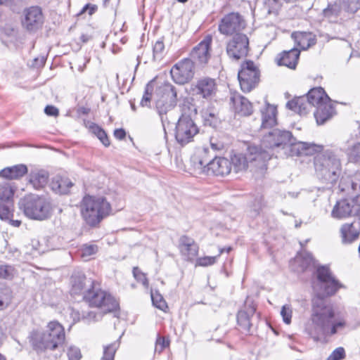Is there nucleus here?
I'll return each mask as SVG.
<instances>
[{
    "mask_svg": "<svg viewBox=\"0 0 360 360\" xmlns=\"http://www.w3.org/2000/svg\"><path fill=\"white\" fill-rule=\"evenodd\" d=\"M316 108V110L314 112V117L318 124H324L335 113L333 103L330 99L328 101H324Z\"/></svg>",
    "mask_w": 360,
    "mask_h": 360,
    "instance_id": "obj_25",
    "label": "nucleus"
},
{
    "mask_svg": "<svg viewBox=\"0 0 360 360\" xmlns=\"http://www.w3.org/2000/svg\"><path fill=\"white\" fill-rule=\"evenodd\" d=\"M195 72L194 62L189 58L180 60L170 70L172 80L180 85L189 83L194 77Z\"/></svg>",
    "mask_w": 360,
    "mask_h": 360,
    "instance_id": "obj_13",
    "label": "nucleus"
},
{
    "mask_svg": "<svg viewBox=\"0 0 360 360\" xmlns=\"http://www.w3.org/2000/svg\"><path fill=\"white\" fill-rule=\"evenodd\" d=\"M238 77L242 91L248 93L258 84L260 72L254 62L248 60L241 65Z\"/></svg>",
    "mask_w": 360,
    "mask_h": 360,
    "instance_id": "obj_12",
    "label": "nucleus"
},
{
    "mask_svg": "<svg viewBox=\"0 0 360 360\" xmlns=\"http://www.w3.org/2000/svg\"><path fill=\"white\" fill-rule=\"evenodd\" d=\"M22 176V164L8 167L0 170V177L6 179H17Z\"/></svg>",
    "mask_w": 360,
    "mask_h": 360,
    "instance_id": "obj_32",
    "label": "nucleus"
},
{
    "mask_svg": "<svg viewBox=\"0 0 360 360\" xmlns=\"http://www.w3.org/2000/svg\"><path fill=\"white\" fill-rule=\"evenodd\" d=\"M344 4V9L347 12L354 13L360 8V0H341Z\"/></svg>",
    "mask_w": 360,
    "mask_h": 360,
    "instance_id": "obj_46",
    "label": "nucleus"
},
{
    "mask_svg": "<svg viewBox=\"0 0 360 360\" xmlns=\"http://www.w3.org/2000/svg\"><path fill=\"white\" fill-rule=\"evenodd\" d=\"M90 306L102 309L105 312L116 310L119 304L109 293L94 286L89 289L84 296Z\"/></svg>",
    "mask_w": 360,
    "mask_h": 360,
    "instance_id": "obj_10",
    "label": "nucleus"
},
{
    "mask_svg": "<svg viewBox=\"0 0 360 360\" xmlns=\"http://www.w3.org/2000/svg\"><path fill=\"white\" fill-rule=\"evenodd\" d=\"M264 4L269 14H277L282 6V0H264Z\"/></svg>",
    "mask_w": 360,
    "mask_h": 360,
    "instance_id": "obj_42",
    "label": "nucleus"
},
{
    "mask_svg": "<svg viewBox=\"0 0 360 360\" xmlns=\"http://www.w3.org/2000/svg\"><path fill=\"white\" fill-rule=\"evenodd\" d=\"M245 27V22L238 13H230L224 15L219 23L218 30L224 35L241 34Z\"/></svg>",
    "mask_w": 360,
    "mask_h": 360,
    "instance_id": "obj_14",
    "label": "nucleus"
},
{
    "mask_svg": "<svg viewBox=\"0 0 360 360\" xmlns=\"http://www.w3.org/2000/svg\"><path fill=\"white\" fill-rule=\"evenodd\" d=\"M151 99V95L148 92V89L146 90L144 95L141 101L142 106H147L148 103H150Z\"/></svg>",
    "mask_w": 360,
    "mask_h": 360,
    "instance_id": "obj_62",
    "label": "nucleus"
},
{
    "mask_svg": "<svg viewBox=\"0 0 360 360\" xmlns=\"http://www.w3.org/2000/svg\"><path fill=\"white\" fill-rule=\"evenodd\" d=\"M210 146L213 150L219 151L224 148V143L221 141H219L216 139L212 137L210 139Z\"/></svg>",
    "mask_w": 360,
    "mask_h": 360,
    "instance_id": "obj_57",
    "label": "nucleus"
},
{
    "mask_svg": "<svg viewBox=\"0 0 360 360\" xmlns=\"http://www.w3.org/2000/svg\"><path fill=\"white\" fill-rule=\"evenodd\" d=\"M292 134L289 131L274 129L264 136L261 146L262 150L269 152L271 157L273 155L271 150H286L288 146L292 141Z\"/></svg>",
    "mask_w": 360,
    "mask_h": 360,
    "instance_id": "obj_9",
    "label": "nucleus"
},
{
    "mask_svg": "<svg viewBox=\"0 0 360 360\" xmlns=\"http://www.w3.org/2000/svg\"><path fill=\"white\" fill-rule=\"evenodd\" d=\"M44 112L49 116L56 117L59 114V110L53 105H47L44 109Z\"/></svg>",
    "mask_w": 360,
    "mask_h": 360,
    "instance_id": "obj_58",
    "label": "nucleus"
},
{
    "mask_svg": "<svg viewBox=\"0 0 360 360\" xmlns=\"http://www.w3.org/2000/svg\"><path fill=\"white\" fill-rule=\"evenodd\" d=\"M45 63V58L44 57H40V58H36L34 59V60L32 61V63L31 65V66L34 67V68H40L41 66H43Z\"/></svg>",
    "mask_w": 360,
    "mask_h": 360,
    "instance_id": "obj_60",
    "label": "nucleus"
},
{
    "mask_svg": "<svg viewBox=\"0 0 360 360\" xmlns=\"http://www.w3.org/2000/svg\"><path fill=\"white\" fill-rule=\"evenodd\" d=\"M231 171V164L229 160L223 157H215L212 159L209 167L205 172H210L217 176H225Z\"/></svg>",
    "mask_w": 360,
    "mask_h": 360,
    "instance_id": "obj_23",
    "label": "nucleus"
},
{
    "mask_svg": "<svg viewBox=\"0 0 360 360\" xmlns=\"http://www.w3.org/2000/svg\"><path fill=\"white\" fill-rule=\"evenodd\" d=\"M349 156L351 160L360 162V142L352 146L349 150Z\"/></svg>",
    "mask_w": 360,
    "mask_h": 360,
    "instance_id": "obj_51",
    "label": "nucleus"
},
{
    "mask_svg": "<svg viewBox=\"0 0 360 360\" xmlns=\"http://www.w3.org/2000/svg\"><path fill=\"white\" fill-rule=\"evenodd\" d=\"M261 128H272L277 124V108L275 105L266 103L261 108Z\"/></svg>",
    "mask_w": 360,
    "mask_h": 360,
    "instance_id": "obj_24",
    "label": "nucleus"
},
{
    "mask_svg": "<svg viewBox=\"0 0 360 360\" xmlns=\"http://www.w3.org/2000/svg\"><path fill=\"white\" fill-rule=\"evenodd\" d=\"M132 273L134 278L138 282H140L146 288H148L149 282L146 277V275L144 273H143L139 267H134Z\"/></svg>",
    "mask_w": 360,
    "mask_h": 360,
    "instance_id": "obj_45",
    "label": "nucleus"
},
{
    "mask_svg": "<svg viewBox=\"0 0 360 360\" xmlns=\"http://www.w3.org/2000/svg\"><path fill=\"white\" fill-rule=\"evenodd\" d=\"M314 167L317 175L326 183L333 184L340 174V160L331 152L318 154L314 158Z\"/></svg>",
    "mask_w": 360,
    "mask_h": 360,
    "instance_id": "obj_5",
    "label": "nucleus"
},
{
    "mask_svg": "<svg viewBox=\"0 0 360 360\" xmlns=\"http://www.w3.org/2000/svg\"><path fill=\"white\" fill-rule=\"evenodd\" d=\"M28 340L37 352L53 351L63 345L65 340V329L58 321H52L47 323L44 329L32 330Z\"/></svg>",
    "mask_w": 360,
    "mask_h": 360,
    "instance_id": "obj_2",
    "label": "nucleus"
},
{
    "mask_svg": "<svg viewBox=\"0 0 360 360\" xmlns=\"http://www.w3.org/2000/svg\"><path fill=\"white\" fill-rule=\"evenodd\" d=\"M153 59L160 60L162 58L165 53V44L162 39H158L154 44L153 48Z\"/></svg>",
    "mask_w": 360,
    "mask_h": 360,
    "instance_id": "obj_43",
    "label": "nucleus"
},
{
    "mask_svg": "<svg viewBox=\"0 0 360 360\" xmlns=\"http://www.w3.org/2000/svg\"><path fill=\"white\" fill-rule=\"evenodd\" d=\"M212 37H207L195 46L191 52V59L198 65L204 66L210 58Z\"/></svg>",
    "mask_w": 360,
    "mask_h": 360,
    "instance_id": "obj_17",
    "label": "nucleus"
},
{
    "mask_svg": "<svg viewBox=\"0 0 360 360\" xmlns=\"http://www.w3.org/2000/svg\"><path fill=\"white\" fill-rule=\"evenodd\" d=\"M344 9V6L341 0L330 3L328 6L323 10V16L330 22H337L342 11Z\"/></svg>",
    "mask_w": 360,
    "mask_h": 360,
    "instance_id": "obj_30",
    "label": "nucleus"
},
{
    "mask_svg": "<svg viewBox=\"0 0 360 360\" xmlns=\"http://www.w3.org/2000/svg\"><path fill=\"white\" fill-rule=\"evenodd\" d=\"M330 98L322 87L311 89L306 96L293 98L286 104L288 108L300 115H307L312 106L317 107Z\"/></svg>",
    "mask_w": 360,
    "mask_h": 360,
    "instance_id": "obj_6",
    "label": "nucleus"
},
{
    "mask_svg": "<svg viewBox=\"0 0 360 360\" xmlns=\"http://www.w3.org/2000/svg\"><path fill=\"white\" fill-rule=\"evenodd\" d=\"M52 212V205L49 198L37 195H30L24 199V214L36 220H45Z\"/></svg>",
    "mask_w": 360,
    "mask_h": 360,
    "instance_id": "obj_8",
    "label": "nucleus"
},
{
    "mask_svg": "<svg viewBox=\"0 0 360 360\" xmlns=\"http://www.w3.org/2000/svg\"><path fill=\"white\" fill-rule=\"evenodd\" d=\"M72 186L73 184L68 179L63 178V184H60V190H65V194H67Z\"/></svg>",
    "mask_w": 360,
    "mask_h": 360,
    "instance_id": "obj_59",
    "label": "nucleus"
},
{
    "mask_svg": "<svg viewBox=\"0 0 360 360\" xmlns=\"http://www.w3.org/2000/svg\"><path fill=\"white\" fill-rule=\"evenodd\" d=\"M352 188L354 191L359 192L357 193V195L355 196V198H356V200L357 201V202H360V182L352 181Z\"/></svg>",
    "mask_w": 360,
    "mask_h": 360,
    "instance_id": "obj_61",
    "label": "nucleus"
},
{
    "mask_svg": "<svg viewBox=\"0 0 360 360\" xmlns=\"http://www.w3.org/2000/svg\"><path fill=\"white\" fill-rule=\"evenodd\" d=\"M15 190L8 183L0 184V202H13Z\"/></svg>",
    "mask_w": 360,
    "mask_h": 360,
    "instance_id": "obj_37",
    "label": "nucleus"
},
{
    "mask_svg": "<svg viewBox=\"0 0 360 360\" xmlns=\"http://www.w3.org/2000/svg\"><path fill=\"white\" fill-rule=\"evenodd\" d=\"M16 273L14 266L0 264V279L11 280L15 277Z\"/></svg>",
    "mask_w": 360,
    "mask_h": 360,
    "instance_id": "obj_39",
    "label": "nucleus"
},
{
    "mask_svg": "<svg viewBox=\"0 0 360 360\" xmlns=\"http://www.w3.org/2000/svg\"><path fill=\"white\" fill-rule=\"evenodd\" d=\"M249 51V39L244 34H237L226 44L228 56L236 60L245 57Z\"/></svg>",
    "mask_w": 360,
    "mask_h": 360,
    "instance_id": "obj_15",
    "label": "nucleus"
},
{
    "mask_svg": "<svg viewBox=\"0 0 360 360\" xmlns=\"http://www.w3.org/2000/svg\"><path fill=\"white\" fill-rule=\"evenodd\" d=\"M49 174L44 170L32 172L28 179L27 186H32L34 189H41L47 184Z\"/></svg>",
    "mask_w": 360,
    "mask_h": 360,
    "instance_id": "obj_31",
    "label": "nucleus"
},
{
    "mask_svg": "<svg viewBox=\"0 0 360 360\" xmlns=\"http://www.w3.org/2000/svg\"><path fill=\"white\" fill-rule=\"evenodd\" d=\"M193 90L197 95L204 98H209L216 93L217 84L215 80L210 77L200 79L197 81Z\"/></svg>",
    "mask_w": 360,
    "mask_h": 360,
    "instance_id": "obj_22",
    "label": "nucleus"
},
{
    "mask_svg": "<svg viewBox=\"0 0 360 360\" xmlns=\"http://www.w3.org/2000/svg\"><path fill=\"white\" fill-rule=\"evenodd\" d=\"M98 10V6L95 4H86L79 13V15H82L86 12L89 15H92Z\"/></svg>",
    "mask_w": 360,
    "mask_h": 360,
    "instance_id": "obj_56",
    "label": "nucleus"
},
{
    "mask_svg": "<svg viewBox=\"0 0 360 360\" xmlns=\"http://www.w3.org/2000/svg\"><path fill=\"white\" fill-rule=\"evenodd\" d=\"M359 209L358 202L354 197L350 200L338 201L334 206L331 214L333 217L341 219L352 215H358L359 214Z\"/></svg>",
    "mask_w": 360,
    "mask_h": 360,
    "instance_id": "obj_18",
    "label": "nucleus"
},
{
    "mask_svg": "<svg viewBox=\"0 0 360 360\" xmlns=\"http://www.w3.org/2000/svg\"><path fill=\"white\" fill-rule=\"evenodd\" d=\"M80 212L86 224L94 227L110 214L111 206L103 197L87 195L81 202Z\"/></svg>",
    "mask_w": 360,
    "mask_h": 360,
    "instance_id": "obj_4",
    "label": "nucleus"
},
{
    "mask_svg": "<svg viewBox=\"0 0 360 360\" xmlns=\"http://www.w3.org/2000/svg\"><path fill=\"white\" fill-rule=\"evenodd\" d=\"M341 243L351 245L359 240L360 236V221L354 220L352 223L343 224L339 231Z\"/></svg>",
    "mask_w": 360,
    "mask_h": 360,
    "instance_id": "obj_19",
    "label": "nucleus"
},
{
    "mask_svg": "<svg viewBox=\"0 0 360 360\" xmlns=\"http://www.w3.org/2000/svg\"><path fill=\"white\" fill-rule=\"evenodd\" d=\"M322 146L307 142L297 141L292 136V141L288 146L284 153L290 156L312 155L315 153L321 151Z\"/></svg>",
    "mask_w": 360,
    "mask_h": 360,
    "instance_id": "obj_16",
    "label": "nucleus"
},
{
    "mask_svg": "<svg viewBox=\"0 0 360 360\" xmlns=\"http://www.w3.org/2000/svg\"><path fill=\"white\" fill-rule=\"evenodd\" d=\"M169 341L165 337L158 336L155 343V351L161 353L165 348L169 347Z\"/></svg>",
    "mask_w": 360,
    "mask_h": 360,
    "instance_id": "obj_53",
    "label": "nucleus"
},
{
    "mask_svg": "<svg viewBox=\"0 0 360 360\" xmlns=\"http://www.w3.org/2000/svg\"><path fill=\"white\" fill-rule=\"evenodd\" d=\"M163 91L164 95L157 101L155 107L165 130L166 124L175 120L173 110L176 105L177 93L175 87L170 83L164 84Z\"/></svg>",
    "mask_w": 360,
    "mask_h": 360,
    "instance_id": "obj_7",
    "label": "nucleus"
},
{
    "mask_svg": "<svg viewBox=\"0 0 360 360\" xmlns=\"http://www.w3.org/2000/svg\"><path fill=\"white\" fill-rule=\"evenodd\" d=\"M231 103L235 112L240 115L248 116L252 112V103L246 98L239 94L233 95L231 97Z\"/></svg>",
    "mask_w": 360,
    "mask_h": 360,
    "instance_id": "obj_26",
    "label": "nucleus"
},
{
    "mask_svg": "<svg viewBox=\"0 0 360 360\" xmlns=\"http://www.w3.org/2000/svg\"><path fill=\"white\" fill-rule=\"evenodd\" d=\"M98 247L95 245H84L81 250L82 257L86 259L97 252Z\"/></svg>",
    "mask_w": 360,
    "mask_h": 360,
    "instance_id": "obj_50",
    "label": "nucleus"
},
{
    "mask_svg": "<svg viewBox=\"0 0 360 360\" xmlns=\"http://www.w3.org/2000/svg\"><path fill=\"white\" fill-rule=\"evenodd\" d=\"M295 261L298 264L302 271H304L315 265V262L311 254L307 252L298 254Z\"/></svg>",
    "mask_w": 360,
    "mask_h": 360,
    "instance_id": "obj_34",
    "label": "nucleus"
},
{
    "mask_svg": "<svg viewBox=\"0 0 360 360\" xmlns=\"http://www.w3.org/2000/svg\"><path fill=\"white\" fill-rule=\"evenodd\" d=\"M151 300L153 305L159 309L165 311L167 304L163 297L158 291H151Z\"/></svg>",
    "mask_w": 360,
    "mask_h": 360,
    "instance_id": "obj_40",
    "label": "nucleus"
},
{
    "mask_svg": "<svg viewBox=\"0 0 360 360\" xmlns=\"http://www.w3.org/2000/svg\"><path fill=\"white\" fill-rule=\"evenodd\" d=\"M118 347V342H115L110 345L105 346L103 348V355L101 358V360H114L115 354Z\"/></svg>",
    "mask_w": 360,
    "mask_h": 360,
    "instance_id": "obj_41",
    "label": "nucleus"
},
{
    "mask_svg": "<svg viewBox=\"0 0 360 360\" xmlns=\"http://www.w3.org/2000/svg\"><path fill=\"white\" fill-rule=\"evenodd\" d=\"M270 159L269 152L262 150L258 146L250 145L245 154L233 155L230 162L236 172L245 171L248 169L252 171H263L266 169V162Z\"/></svg>",
    "mask_w": 360,
    "mask_h": 360,
    "instance_id": "obj_3",
    "label": "nucleus"
},
{
    "mask_svg": "<svg viewBox=\"0 0 360 360\" xmlns=\"http://www.w3.org/2000/svg\"><path fill=\"white\" fill-rule=\"evenodd\" d=\"M199 132V129L188 115L183 114L178 120L175 129V139L181 146L193 141Z\"/></svg>",
    "mask_w": 360,
    "mask_h": 360,
    "instance_id": "obj_11",
    "label": "nucleus"
},
{
    "mask_svg": "<svg viewBox=\"0 0 360 360\" xmlns=\"http://www.w3.org/2000/svg\"><path fill=\"white\" fill-rule=\"evenodd\" d=\"M292 309L289 306L284 305L283 306L281 311V315L283 317V321L286 324H290L291 322V318H292Z\"/></svg>",
    "mask_w": 360,
    "mask_h": 360,
    "instance_id": "obj_54",
    "label": "nucleus"
},
{
    "mask_svg": "<svg viewBox=\"0 0 360 360\" xmlns=\"http://www.w3.org/2000/svg\"><path fill=\"white\" fill-rule=\"evenodd\" d=\"M87 283L91 286L94 282L91 279H87L84 275L74 277L72 279V292L75 294L80 293Z\"/></svg>",
    "mask_w": 360,
    "mask_h": 360,
    "instance_id": "obj_36",
    "label": "nucleus"
},
{
    "mask_svg": "<svg viewBox=\"0 0 360 360\" xmlns=\"http://www.w3.org/2000/svg\"><path fill=\"white\" fill-rule=\"evenodd\" d=\"M24 15V26L28 31L35 32L41 27L44 23V15L40 7H30Z\"/></svg>",
    "mask_w": 360,
    "mask_h": 360,
    "instance_id": "obj_20",
    "label": "nucleus"
},
{
    "mask_svg": "<svg viewBox=\"0 0 360 360\" xmlns=\"http://www.w3.org/2000/svg\"><path fill=\"white\" fill-rule=\"evenodd\" d=\"M13 291L6 284L0 282V310L6 308L11 302Z\"/></svg>",
    "mask_w": 360,
    "mask_h": 360,
    "instance_id": "obj_33",
    "label": "nucleus"
},
{
    "mask_svg": "<svg viewBox=\"0 0 360 360\" xmlns=\"http://www.w3.org/2000/svg\"><path fill=\"white\" fill-rule=\"evenodd\" d=\"M69 360H79L82 355L80 349L76 347H70L68 350Z\"/></svg>",
    "mask_w": 360,
    "mask_h": 360,
    "instance_id": "obj_55",
    "label": "nucleus"
},
{
    "mask_svg": "<svg viewBox=\"0 0 360 360\" xmlns=\"http://www.w3.org/2000/svg\"><path fill=\"white\" fill-rule=\"evenodd\" d=\"M300 56V51L293 48L289 51H284L277 58L278 65H284L290 69H295Z\"/></svg>",
    "mask_w": 360,
    "mask_h": 360,
    "instance_id": "obj_28",
    "label": "nucleus"
},
{
    "mask_svg": "<svg viewBox=\"0 0 360 360\" xmlns=\"http://www.w3.org/2000/svg\"><path fill=\"white\" fill-rule=\"evenodd\" d=\"M114 136L118 140H122L125 138L126 132L123 129H117L114 131Z\"/></svg>",
    "mask_w": 360,
    "mask_h": 360,
    "instance_id": "obj_63",
    "label": "nucleus"
},
{
    "mask_svg": "<svg viewBox=\"0 0 360 360\" xmlns=\"http://www.w3.org/2000/svg\"><path fill=\"white\" fill-rule=\"evenodd\" d=\"M60 184H63V178L60 176L54 177L50 184V187L56 193L65 194V190H60Z\"/></svg>",
    "mask_w": 360,
    "mask_h": 360,
    "instance_id": "obj_52",
    "label": "nucleus"
},
{
    "mask_svg": "<svg viewBox=\"0 0 360 360\" xmlns=\"http://www.w3.org/2000/svg\"><path fill=\"white\" fill-rule=\"evenodd\" d=\"M292 37L295 38L298 46L303 50L308 49L313 44L314 39H311V34L307 32L293 33Z\"/></svg>",
    "mask_w": 360,
    "mask_h": 360,
    "instance_id": "obj_35",
    "label": "nucleus"
},
{
    "mask_svg": "<svg viewBox=\"0 0 360 360\" xmlns=\"http://www.w3.org/2000/svg\"><path fill=\"white\" fill-rule=\"evenodd\" d=\"M32 247V249L37 250H38L39 248V242L38 240L37 239H34L32 240V244H31Z\"/></svg>",
    "mask_w": 360,
    "mask_h": 360,
    "instance_id": "obj_64",
    "label": "nucleus"
},
{
    "mask_svg": "<svg viewBox=\"0 0 360 360\" xmlns=\"http://www.w3.org/2000/svg\"><path fill=\"white\" fill-rule=\"evenodd\" d=\"M22 4V0H0V5L9 6L13 12L20 13Z\"/></svg>",
    "mask_w": 360,
    "mask_h": 360,
    "instance_id": "obj_47",
    "label": "nucleus"
},
{
    "mask_svg": "<svg viewBox=\"0 0 360 360\" xmlns=\"http://www.w3.org/2000/svg\"><path fill=\"white\" fill-rule=\"evenodd\" d=\"M218 256H205L196 259L195 266H207L216 263Z\"/></svg>",
    "mask_w": 360,
    "mask_h": 360,
    "instance_id": "obj_48",
    "label": "nucleus"
},
{
    "mask_svg": "<svg viewBox=\"0 0 360 360\" xmlns=\"http://www.w3.org/2000/svg\"><path fill=\"white\" fill-rule=\"evenodd\" d=\"M346 357L345 350L342 347L334 349L326 360H342Z\"/></svg>",
    "mask_w": 360,
    "mask_h": 360,
    "instance_id": "obj_49",
    "label": "nucleus"
},
{
    "mask_svg": "<svg viewBox=\"0 0 360 360\" xmlns=\"http://www.w3.org/2000/svg\"><path fill=\"white\" fill-rule=\"evenodd\" d=\"M179 247L181 255L186 261H193L198 255V245L186 236H183L179 240Z\"/></svg>",
    "mask_w": 360,
    "mask_h": 360,
    "instance_id": "obj_21",
    "label": "nucleus"
},
{
    "mask_svg": "<svg viewBox=\"0 0 360 360\" xmlns=\"http://www.w3.org/2000/svg\"><path fill=\"white\" fill-rule=\"evenodd\" d=\"M245 307L238 312L237 322L242 330L249 332L252 326L250 317L255 314L256 308L253 304L245 305Z\"/></svg>",
    "mask_w": 360,
    "mask_h": 360,
    "instance_id": "obj_27",
    "label": "nucleus"
},
{
    "mask_svg": "<svg viewBox=\"0 0 360 360\" xmlns=\"http://www.w3.org/2000/svg\"><path fill=\"white\" fill-rule=\"evenodd\" d=\"M13 202H0V219L2 220L10 219L13 216L11 210V206Z\"/></svg>",
    "mask_w": 360,
    "mask_h": 360,
    "instance_id": "obj_44",
    "label": "nucleus"
},
{
    "mask_svg": "<svg viewBox=\"0 0 360 360\" xmlns=\"http://www.w3.org/2000/svg\"><path fill=\"white\" fill-rule=\"evenodd\" d=\"M89 129L96 136V137L101 141V142L105 146H110V143L105 131L100 127L98 125L92 123Z\"/></svg>",
    "mask_w": 360,
    "mask_h": 360,
    "instance_id": "obj_38",
    "label": "nucleus"
},
{
    "mask_svg": "<svg viewBox=\"0 0 360 360\" xmlns=\"http://www.w3.org/2000/svg\"><path fill=\"white\" fill-rule=\"evenodd\" d=\"M210 151L207 148L199 149L194 156L192 158V162L194 167L205 172L209 167V164L211 162L212 156L209 155Z\"/></svg>",
    "mask_w": 360,
    "mask_h": 360,
    "instance_id": "obj_29",
    "label": "nucleus"
},
{
    "mask_svg": "<svg viewBox=\"0 0 360 360\" xmlns=\"http://www.w3.org/2000/svg\"><path fill=\"white\" fill-rule=\"evenodd\" d=\"M311 285L316 296L312 299L311 315L304 323V330L314 340L319 341L335 335L345 325L342 321H334L333 307L323 299L335 295L343 285L335 278L328 266H320L316 269Z\"/></svg>",
    "mask_w": 360,
    "mask_h": 360,
    "instance_id": "obj_1",
    "label": "nucleus"
}]
</instances>
